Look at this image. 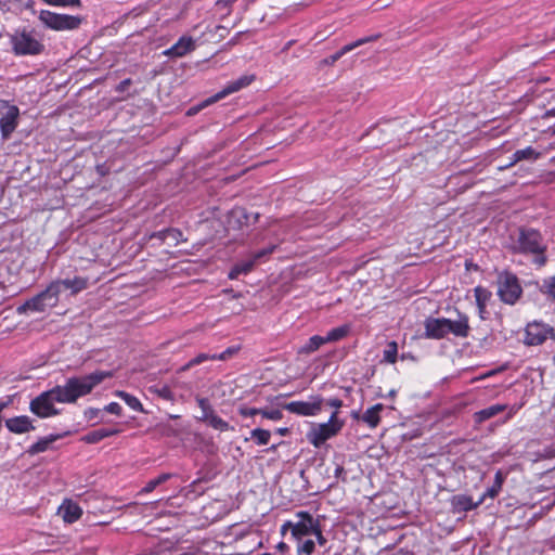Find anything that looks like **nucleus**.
Listing matches in <instances>:
<instances>
[{
  "mask_svg": "<svg viewBox=\"0 0 555 555\" xmlns=\"http://www.w3.org/2000/svg\"><path fill=\"white\" fill-rule=\"evenodd\" d=\"M43 3L57 8H80L81 0H41Z\"/></svg>",
  "mask_w": 555,
  "mask_h": 555,
  "instance_id": "nucleus-38",
  "label": "nucleus"
},
{
  "mask_svg": "<svg viewBox=\"0 0 555 555\" xmlns=\"http://www.w3.org/2000/svg\"><path fill=\"white\" fill-rule=\"evenodd\" d=\"M541 292L555 300V275L543 281Z\"/></svg>",
  "mask_w": 555,
  "mask_h": 555,
  "instance_id": "nucleus-43",
  "label": "nucleus"
},
{
  "mask_svg": "<svg viewBox=\"0 0 555 555\" xmlns=\"http://www.w3.org/2000/svg\"><path fill=\"white\" fill-rule=\"evenodd\" d=\"M10 433L22 435L35 429L33 421L27 415L10 417L4 422Z\"/></svg>",
  "mask_w": 555,
  "mask_h": 555,
  "instance_id": "nucleus-18",
  "label": "nucleus"
},
{
  "mask_svg": "<svg viewBox=\"0 0 555 555\" xmlns=\"http://www.w3.org/2000/svg\"><path fill=\"white\" fill-rule=\"evenodd\" d=\"M214 354H209V353H199L197 354L195 358L191 359L183 367H182V371H186L195 365H198L207 360H215V358H212Z\"/></svg>",
  "mask_w": 555,
  "mask_h": 555,
  "instance_id": "nucleus-42",
  "label": "nucleus"
},
{
  "mask_svg": "<svg viewBox=\"0 0 555 555\" xmlns=\"http://www.w3.org/2000/svg\"><path fill=\"white\" fill-rule=\"evenodd\" d=\"M59 304L57 285L49 284L47 288L23 305L18 306L16 311L18 314L30 312H44L48 309L56 307Z\"/></svg>",
  "mask_w": 555,
  "mask_h": 555,
  "instance_id": "nucleus-4",
  "label": "nucleus"
},
{
  "mask_svg": "<svg viewBox=\"0 0 555 555\" xmlns=\"http://www.w3.org/2000/svg\"><path fill=\"white\" fill-rule=\"evenodd\" d=\"M83 414L88 421H92L99 416L100 410L96 408H88L86 409Z\"/></svg>",
  "mask_w": 555,
  "mask_h": 555,
  "instance_id": "nucleus-51",
  "label": "nucleus"
},
{
  "mask_svg": "<svg viewBox=\"0 0 555 555\" xmlns=\"http://www.w3.org/2000/svg\"><path fill=\"white\" fill-rule=\"evenodd\" d=\"M519 406L513 405L508 406L507 404H493L486 409H482L480 411H477L474 413V421L477 424H481L487 420H490L491 417L498 415L501 412L507 411L506 421L512 418L516 412L518 411Z\"/></svg>",
  "mask_w": 555,
  "mask_h": 555,
  "instance_id": "nucleus-14",
  "label": "nucleus"
},
{
  "mask_svg": "<svg viewBox=\"0 0 555 555\" xmlns=\"http://www.w3.org/2000/svg\"><path fill=\"white\" fill-rule=\"evenodd\" d=\"M327 405L334 409V411H337L343 406V401L338 398H331L325 401Z\"/></svg>",
  "mask_w": 555,
  "mask_h": 555,
  "instance_id": "nucleus-52",
  "label": "nucleus"
},
{
  "mask_svg": "<svg viewBox=\"0 0 555 555\" xmlns=\"http://www.w3.org/2000/svg\"><path fill=\"white\" fill-rule=\"evenodd\" d=\"M0 118V130L2 139H8L16 129L20 116V109L16 105L9 104L8 101L0 100V112H3Z\"/></svg>",
  "mask_w": 555,
  "mask_h": 555,
  "instance_id": "nucleus-11",
  "label": "nucleus"
},
{
  "mask_svg": "<svg viewBox=\"0 0 555 555\" xmlns=\"http://www.w3.org/2000/svg\"><path fill=\"white\" fill-rule=\"evenodd\" d=\"M113 376L108 371H95L83 376H72L64 385H57L59 403H75L89 395L98 385Z\"/></svg>",
  "mask_w": 555,
  "mask_h": 555,
  "instance_id": "nucleus-1",
  "label": "nucleus"
},
{
  "mask_svg": "<svg viewBox=\"0 0 555 555\" xmlns=\"http://www.w3.org/2000/svg\"><path fill=\"white\" fill-rule=\"evenodd\" d=\"M256 264L255 259L249 256L247 259L236 262L230 270L228 278L230 280H236L242 274H248Z\"/></svg>",
  "mask_w": 555,
  "mask_h": 555,
  "instance_id": "nucleus-25",
  "label": "nucleus"
},
{
  "mask_svg": "<svg viewBox=\"0 0 555 555\" xmlns=\"http://www.w3.org/2000/svg\"><path fill=\"white\" fill-rule=\"evenodd\" d=\"M172 477L169 473H164L154 479H151L139 492V494H147L155 490L159 485L166 482Z\"/></svg>",
  "mask_w": 555,
  "mask_h": 555,
  "instance_id": "nucleus-30",
  "label": "nucleus"
},
{
  "mask_svg": "<svg viewBox=\"0 0 555 555\" xmlns=\"http://www.w3.org/2000/svg\"><path fill=\"white\" fill-rule=\"evenodd\" d=\"M324 398L320 395L310 396L307 401H292L284 405L289 413L299 416H317L321 413Z\"/></svg>",
  "mask_w": 555,
  "mask_h": 555,
  "instance_id": "nucleus-9",
  "label": "nucleus"
},
{
  "mask_svg": "<svg viewBox=\"0 0 555 555\" xmlns=\"http://www.w3.org/2000/svg\"><path fill=\"white\" fill-rule=\"evenodd\" d=\"M366 41H369V39L364 38V39H360V40H358V41H356L353 43H349V44L344 46L339 51H337L335 54L330 56V60L327 61V63L334 64L344 54L350 52L351 50H353L354 48L359 47L360 44H362V43H364Z\"/></svg>",
  "mask_w": 555,
  "mask_h": 555,
  "instance_id": "nucleus-35",
  "label": "nucleus"
},
{
  "mask_svg": "<svg viewBox=\"0 0 555 555\" xmlns=\"http://www.w3.org/2000/svg\"><path fill=\"white\" fill-rule=\"evenodd\" d=\"M384 410V404L376 403L369 408L362 415L361 421L364 422L370 428H376L380 423V412Z\"/></svg>",
  "mask_w": 555,
  "mask_h": 555,
  "instance_id": "nucleus-24",
  "label": "nucleus"
},
{
  "mask_svg": "<svg viewBox=\"0 0 555 555\" xmlns=\"http://www.w3.org/2000/svg\"><path fill=\"white\" fill-rule=\"evenodd\" d=\"M295 516L298 518V521L293 522L292 537L297 542H300L305 537L313 533L320 521L306 511H299Z\"/></svg>",
  "mask_w": 555,
  "mask_h": 555,
  "instance_id": "nucleus-12",
  "label": "nucleus"
},
{
  "mask_svg": "<svg viewBox=\"0 0 555 555\" xmlns=\"http://www.w3.org/2000/svg\"><path fill=\"white\" fill-rule=\"evenodd\" d=\"M395 395H396V391H395V390H391V391L389 392V396H391V397H393Z\"/></svg>",
  "mask_w": 555,
  "mask_h": 555,
  "instance_id": "nucleus-63",
  "label": "nucleus"
},
{
  "mask_svg": "<svg viewBox=\"0 0 555 555\" xmlns=\"http://www.w3.org/2000/svg\"><path fill=\"white\" fill-rule=\"evenodd\" d=\"M398 357V345L396 341H389L383 351V362L393 364Z\"/></svg>",
  "mask_w": 555,
  "mask_h": 555,
  "instance_id": "nucleus-34",
  "label": "nucleus"
},
{
  "mask_svg": "<svg viewBox=\"0 0 555 555\" xmlns=\"http://www.w3.org/2000/svg\"><path fill=\"white\" fill-rule=\"evenodd\" d=\"M513 250L519 254L534 255V263L542 267L546 262L544 255L546 245L543 241L541 233L533 229L521 228L518 237L513 245Z\"/></svg>",
  "mask_w": 555,
  "mask_h": 555,
  "instance_id": "nucleus-2",
  "label": "nucleus"
},
{
  "mask_svg": "<svg viewBox=\"0 0 555 555\" xmlns=\"http://www.w3.org/2000/svg\"><path fill=\"white\" fill-rule=\"evenodd\" d=\"M351 416H352V418H354V420H359V418H361V416L359 415V412H357V411H353V412L351 413Z\"/></svg>",
  "mask_w": 555,
  "mask_h": 555,
  "instance_id": "nucleus-62",
  "label": "nucleus"
},
{
  "mask_svg": "<svg viewBox=\"0 0 555 555\" xmlns=\"http://www.w3.org/2000/svg\"><path fill=\"white\" fill-rule=\"evenodd\" d=\"M236 351H237V348L229 347L221 353H218V354L214 353L212 358H215V360L224 361V360H228L229 358H231L234 353H236Z\"/></svg>",
  "mask_w": 555,
  "mask_h": 555,
  "instance_id": "nucleus-47",
  "label": "nucleus"
},
{
  "mask_svg": "<svg viewBox=\"0 0 555 555\" xmlns=\"http://www.w3.org/2000/svg\"><path fill=\"white\" fill-rule=\"evenodd\" d=\"M506 478V474H503L502 470H498L494 475L493 482L503 486Z\"/></svg>",
  "mask_w": 555,
  "mask_h": 555,
  "instance_id": "nucleus-53",
  "label": "nucleus"
},
{
  "mask_svg": "<svg viewBox=\"0 0 555 555\" xmlns=\"http://www.w3.org/2000/svg\"><path fill=\"white\" fill-rule=\"evenodd\" d=\"M275 433L280 436H287L289 434V429L287 427H280L275 430Z\"/></svg>",
  "mask_w": 555,
  "mask_h": 555,
  "instance_id": "nucleus-58",
  "label": "nucleus"
},
{
  "mask_svg": "<svg viewBox=\"0 0 555 555\" xmlns=\"http://www.w3.org/2000/svg\"><path fill=\"white\" fill-rule=\"evenodd\" d=\"M522 294L517 276L511 272L500 273L498 278V296L507 305H515Z\"/></svg>",
  "mask_w": 555,
  "mask_h": 555,
  "instance_id": "nucleus-6",
  "label": "nucleus"
},
{
  "mask_svg": "<svg viewBox=\"0 0 555 555\" xmlns=\"http://www.w3.org/2000/svg\"><path fill=\"white\" fill-rule=\"evenodd\" d=\"M59 514L66 524H74L82 516V508L72 500H64L59 507Z\"/></svg>",
  "mask_w": 555,
  "mask_h": 555,
  "instance_id": "nucleus-20",
  "label": "nucleus"
},
{
  "mask_svg": "<svg viewBox=\"0 0 555 555\" xmlns=\"http://www.w3.org/2000/svg\"><path fill=\"white\" fill-rule=\"evenodd\" d=\"M254 80V76H242L235 81L229 82L221 91L217 92L210 99L207 100V103H215L231 93L237 92L241 89L249 86Z\"/></svg>",
  "mask_w": 555,
  "mask_h": 555,
  "instance_id": "nucleus-17",
  "label": "nucleus"
},
{
  "mask_svg": "<svg viewBox=\"0 0 555 555\" xmlns=\"http://www.w3.org/2000/svg\"><path fill=\"white\" fill-rule=\"evenodd\" d=\"M196 48L195 40L190 36H182L170 48L163 51V55L170 59L183 57Z\"/></svg>",
  "mask_w": 555,
  "mask_h": 555,
  "instance_id": "nucleus-15",
  "label": "nucleus"
},
{
  "mask_svg": "<svg viewBox=\"0 0 555 555\" xmlns=\"http://www.w3.org/2000/svg\"><path fill=\"white\" fill-rule=\"evenodd\" d=\"M548 337H555V331L548 324L533 321L527 324L525 328L524 344L527 346H540Z\"/></svg>",
  "mask_w": 555,
  "mask_h": 555,
  "instance_id": "nucleus-10",
  "label": "nucleus"
},
{
  "mask_svg": "<svg viewBox=\"0 0 555 555\" xmlns=\"http://www.w3.org/2000/svg\"><path fill=\"white\" fill-rule=\"evenodd\" d=\"M293 530V521L287 520L281 526V533L284 535L287 530Z\"/></svg>",
  "mask_w": 555,
  "mask_h": 555,
  "instance_id": "nucleus-55",
  "label": "nucleus"
},
{
  "mask_svg": "<svg viewBox=\"0 0 555 555\" xmlns=\"http://www.w3.org/2000/svg\"><path fill=\"white\" fill-rule=\"evenodd\" d=\"M297 553L299 555H312L315 548V542L311 539L301 540L300 542H297Z\"/></svg>",
  "mask_w": 555,
  "mask_h": 555,
  "instance_id": "nucleus-40",
  "label": "nucleus"
},
{
  "mask_svg": "<svg viewBox=\"0 0 555 555\" xmlns=\"http://www.w3.org/2000/svg\"><path fill=\"white\" fill-rule=\"evenodd\" d=\"M196 402H197L199 409L202 410V416L199 417V420L202 422L207 421L209 418L210 414L216 413L207 398L198 397V398H196Z\"/></svg>",
  "mask_w": 555,
  "mask_h": 555,
  "instance_id": "nucleus-37",
  "label": "nucleus"
},
{
  "mask_svg": "<svg viewBox=\"0 0 555 555\" xmlns=\"http://www.w3.org/2000/svg\"><path fill=\"white\" fill-rule=\"evenodd\" d=\"M130 83H131L130 79H125V80L120 81L117 90L124 91Z\"/></svg>",
  "mask_w": 555,
  "mask_h": 555,
  "instance_id": "nucleus-57",
  "label": "nucleus"
},
{
  "mask_svg": "<svg viewBox=\"0 0 555 555\" xmlns=\"http://www.w3.org/2000/svg\"><path fill=\"white\" fill-rule=\"evenodd\" d=\"M446 334L457 338H466L469 335V318L465 313L457 312L455 320L443 318Z\"/></svg>",
  "mask_w": 555,
  "mask_h": 555,
  "instance_id": "nucleus-13",
  "label": "nucleus"
},
{
  "mask_svg": "<svg viewBox=\"0 0 555 555\" xmlns=\"http://www.w3.org/2000/svg\"><path fill=\"white\" fill-rule=\"evenodd\" d=\"M149 392L158 396L159 398L167 400V401H173L175 396L171 391L170 387L167 385H153L147 388Z\"/></svg>",
  "mask_w": 555,
  "mask_h": 555,
  "instance_id": "nucleus-32",
  "label": "nucleus"
},
{
  "mask_svg": "<svg viewBox=\"0 0 555 555\" xmlns=\"http://www.w3.org/2000/svg\"><path fill=\"white\" fill-rule=\"evenodd\" d=\"M345 422L337 417V411H333L325 423H313L306 437L314 448H321L327 440L334 438L344 427Z\"/></svg>",
  "mask_w": 555,
  "mask_h": 555,
  "instance_id": "nucleus-3",
  "label": "nucleus"
},
{
  "mask_svg": "<svg viewBox=\"0 0 555 555\" xmlns=\"http://www.w3.org/2000/svg\"><path fill=\"white\" fill-rule=\"evenodd\" d=\"M57 438H59L57 435H50L48 437H43V438L39 439L37 442L33 443L29 447L27 452L30 455H35V454L44 452L50 448L51 443H53Z\"/></svg>",
  "mask_w": 555,
  "mask_h": 555,
  "instance_id": "nucleus-28",
  "label": "nucleus"
},
{
  "mask_svg": "<svg viewBox=\"0 0 555 555\" xmlns=\"http://www.w3.org/2000/svg\"><path fill=\"white\" fill-rule=\"evenodd\" d=\"M157 236L165 241L167 238L173 240L176 243L183 241V234L178 229H166L157 233Z\"/></svg>",
  "mask_w": 555,
  "mask_h": 555,
  "instance_id": "nucleus-39",
  "label": "nucleus"
},
{
  "mask_svg": "<svg viewBox=\"0 0 555 555\" xmlns=\"http://www.w3.org/2000/svg\"><path fill=\"white\" fill-rule=\"evenodd\" d=\"M502 487L501 485H498L495 482H493V485L491 487H489L485 493L481 495V498H483V501L487 499V498H490V499H495L501 490H502Z\"/></svg>",
  "mask_w": 555,
  "mask_h": 555,
  "instance_id": "nucleus-46",
  "label": "nucleus"
},
{
  "mask_svg": "<svg viewBox=\"0 0 555 555\" xmlns=\"http://www.w3.org/2000/svg\"><path fill=\"white\" fill-rule=\"evenodd\" d=\"M276 548H278L280 552L284 553V552H286V551L288 550V545H287L286 543H284V542H280V543L276 545Z\"/></svg>",
  "mask_w": 555,
  "mask_h": 555,
  "instance_id": "nucleus-60",
  "label": "nucleus"
},
{
  "mask_svg": "<svg viewBox=\"0 0 555 555\" xmlns=\"http://www.w3.org/2000/svg\"><path fill=\"white\" fill-rule=\"evenodd\" d=\"M494 373H495V371H490V372H488V373L483 374L480 378H487V377H490V376L494 375Z\"/></svg>",
  "mask_w": 555,
  "mask_h": 555,
  "instance_id": "nucleus-61",
  "label": "nucleus"
},
{
  "mask_svg": "<svg viewBox=\"0 0 555 555\" xmlns=\"http://www.w3.org/2000/svg\"><path fill=\"white\" fill-rule=\"evenodd\" d=\"M345 475H346V473H345L344 467L341 465H337L335 468V477L345 480L346 479Z\"/></svg>",
  "mask_w": 555,
  "mask_h": 555,
  "instance_id": "nucleus-54",
  "label": "nucleus"
},
{
  "mask_svg": "<svg viewBox=\"0 0 555 555\" xmlns=\"http://www.w3.org/2000/svg\"><path fill=\"white\" fill-rule=\"evenodd\" d=\"M120 433L117 428H99L86 434L81 440L86 443L93 444L102 441L105 438L118 435Z\"/></svg>",
  "mask_w": 555,
  "mask_h": 555,
  "instance_id": "nucleus-23",
  "label": "nucleus"
},
{
  "mask_svg": "<svg viewBox=\"0 0 555 555\" xmlns=\"http://www.w3.org/2000/svg\"><path fill=\"white\" fill-rule=\"evenodd\" d=\"M325 344L326 340L324 336L313 335L307 340V343L304 346L299 348V353L310 354L317 351L321 346Z\"/></svg>",
  "mask_w": 555,
  "mask_h": 555,
  "instance_id": "nucleus-27",
  "label": "nucleus"
},
{
  "mask_svg": "<svg viewBox=\"0 0 555 555\" xmlns=\"http://www.w3.org/2000/svg\"><path fill=\"white\" fill-rule=\"evenodd\" d=\"M270 438H271L270 430L262 429V428H255L250 431V439H253L257 446L268 444L270 441Z\"/></svg>",
  "mask_w": 555,
  "mask_h": 555,
  "instance_id": "nucleus-33",
  "label": "nucleus"
},
{
  "mask_svg": "<svg viewBox=\"0 0 555 555\" xmlns=\"http://www.w3.org/2000/svg\"><path fill=\"white\" fill-rule=\"evenodd\" d=\"M275 449H276V446H274V444L270 448V450H273V451H274Z\"/></svg>",
  "mask_w": 555,
  "mask_h": 555,
  "instance_id": "nucleus-64",
  "label": "nucleus"
},
{
  "mask_svg": "<svg viewBox=\"0 0 555 555\" xmlns=\"http://www.w3.org/2000/svg\"><path fill=\"white\" fill-rule=\"evenodd\" d=\"M205 423L211 428L221 433L233 429V427H231L230 424L221 418L217 413L210 414L209 418L205 421Z\"/></svg>",
  "mask_w": 555,
  "mask_h": 555,
  "instance_id": "nucleus-31",
  "label": "nucleus"
},
{
  "mask_svg": "<svg viewBox=\"0 0 555 555\" xmlns=\"http://www.w3.org/2000/svg\"><path fill=\"white\" fill-rule=\"evenodd\" d=\"M237 0H218L216 2V5L218 7H230L232 5L233 3H235Z\"/></svg>",
  "mask_w": 555,
  "mask_h": 555,
  "instance_id": "nucleus-56",
  "label": "nucleus"
},
{
  "mask_svg": "<svg viewBox=\"0 0 555 555\" xmlns=\"http://www.w3.org/2000/svg\"><path fill=\"white\" fill-rule=\"evenodd\" d=\"M59 397L57 387L55 386L33 399L30 401L29 409L34 414L41 418L57 415L60 411L54 406V403H59V399H56Z\"/></svg>",
  "mask_w": 555,
  "mask_h": 555,
  "instance_id": "nucleus-7",
  "label": "nucleus"
},
{
  "mask_svg": "<svg viewBox=\"0 0 555 555\" xmlns=\"http://www.w3.org/2000/svg\"><path fill=\"white\" fill-rule=\"evenodd\" d=\"M259 414L262 417L271 420V421H280L283 418V413L279 409H273V410L261 409Z\"/></svg>",
  "mask_w": 555,
  "mask_h": 555,
  "instance_id": "nucleus-45",
  "label": "nucleus"
},
{
  "mask_svg": "<svg viewBox=\"0 0 555 555\" xmlns=\"http://www.w3.org/2000/svg\"><path fill=\"white\" fill-rule=\"evenodd\" d=\"M425 337L430 339H442L447 337L443 318H427L424 321Z\"/></svg>",
  "mask_w": 555,
  "mask_h": 555,
  "instance_id": "nucleus-19",
  "label": "nucleus"
},
{
  "mask_svg": "<svg viewBox=\"0 0 555 555\" xmlns=\"http://www.w3.org/2000/svg\"><path fill=\"white\" fill-rule=\"evenodd\" d=\"M491 292L482 286H476L474 288V296L477 306H487L491 299Z\"/></svg>",
  "mask_w": 555,
  "mask_h": 555,
  "instance_id": "nucleus-36",
  "label": "nucleus"
},
{
  "mask_svg": "<svg viewBox=\"0 0 555 555\" xmlns=\"http://www.w3.org/2000/svg\"><path fill=\"white\" fill-rule=\"evenodd\" d=\"M350 330V325L348 324H344L341 326L330 330L327 334L324 336L326 344L336 343L344 339L349 335Z\"/></svg>",
  "mask_w": 555,
  "mask_h": 555,
  "instance_id": "nucleus-29",
  "label": "nucleus"
},
{
  "mask_svg": "<svg viewBox=\"0 0 555 555\" xmlns=\"http://www.w3.org/2000/svg\"><path fill=\"white\" fill-rule=\"evenodd\" d=\"M114 395L120 398L131 410L140 413H145V410L141 401L135 396L128 393L124 390H116Z\"/></svg>",
  "mask_w": 555,
  "mask_h": 555,
  "instance_id": "nucleus-26",
  "label": "nucleus"
},
{
  "mask_svg": "<svg viewBox=\"0 0 555 555\" xmlns=\"http://www.w3.org/2000/svg\"><path fill=\"white\" fill-rule=\"evenodd\" d=\"M22 5V0H0V12L9 13L18 10Z\"/></svg>",
  "mask_w": 555,
  "mask_h": 555,
  "instance_id": "nucleus-41",
  "label": "nucleus"
},
{
  "mask_svg": "<svg viewBox=\"0 0 555 555\" xmlns=\"http://www.w3.org/2000/svg\"><path fill=\"white\" fill-rule=\"evenodd\" d=\"M11 44L15 55H38L44 50L43 43L26 30L12 35Z\"/></svg>",
  "mask_w": 555,
  "mask_h": 555,
  "instance_id": "nucleus-8",
  "label": "nucleus"
},
{
  "mask_svg": "<svg viewBox=\"0 0 555 555\" xmlns=\"http://www.w3.org/2000/svg\"><path fill=\"white\" fill-rule=\"evenodd\" d=\"M276 246L275 245H271L269 247H266V248H262L256 253H253L250 254V257L253 259H255V262L258 263V262H261V261H264V259L271 255L274 250H275Z\"/></svg>",
  "mask_w": 555,
  "mask_h": 555,
  "instance_id": "nucleus-44",
  "label": "nucleus"
},
{
  "mask_svg": "<svg viewBox=\"0 0 555 555\" xmlns=\"http://www.w3.org/2000/svg\"><path fill=\"white\" fill-rule=\"evenodd\" d=\"M478 308V314L481 319H486V313H487V306H477Z\"/></svg>",
  "mask_w": 555,
  "mask_h": 555,
  "instance_id": "nucleus-59",
  "label": "nucleus"
},
{
  "mask_svg": "<svg viewBox=\"0 0 555 555\" xmlns=\"http://www.w3.org/2000/svg\"><path fill=\"white\" fill-rule=\"evenodd\" d=\"M483 503V498H480L477 502H474L472 496L460 494L452 499V505L456 512H469L477 508Z\"/></svg>",
  "mask_w": 555,
  "mask_h": 555,
  "instance_id": "nucleus-22",
  "label": "nucleus"
},
{
  "mask_svg": "<svg viewBox=\"0 0 555 555\" xmlns=\"http://www.w3.org/2000/svg\"><path fill=\"white\" fill-rule=\"evenodd\" d=\"M50 284L57 285V298L60 299V294L63 288L69 289L70 295L75 296L78 293L87 289L89 287V279L83 276H75L73 279H64V280H55Z\"/></svg>",
  "mask_w": 555,
  "mask_h": 555,
  "instance_id": "nucleus-16",
  "label": "nucleus"
},
{
  "mask_svg": "<svg viewBox=\"0 0 555 555\" xmlns=\"http://www.w3.org/2000/svg\"><path fill=\"white\" fill-rule=\"evenodd\" d=\"M104 411L114 415H121L122 408L117 402H111L107 405L104 406Z\"/></svg>",
  "mask_w": 555,
  "mask_h": 555,
  "instance_id": "nucleus-49",
  "label": "nucleus"
},
{
  "mask_svg": "<svg viewBox=\"0 0 555 555\" xmlns=\"http://www.w3.org/2000/svg\"><path fill=\"white\" fill-rule=\"evenodd\" d=\"M261 411V409H257V408H249V406H241L238 409V413L240 415H242L243 417H251V416H255L257 414H259Z\"/></svg>",
  "mask_w": 555,
  "mask_h": 555,
  "instance_id": "nucleus-48",
  "label": "nucleus"
},
{
  "mask_svg": "<svg viewBox=\"0 0 555 555\" xmlns=\"http://www.w3.org/2000/svg\"><path fill=\"white\" fill-rule=\"evenodd\" d=\"M38 20L48 29L54 31L74 30L80 27L82 18L76 15L61 14L50 10H41Z\"/></svg>",
  "mask_w": 555,
  "mask_h": 555,
  "instance_id": "nucleus-5",
  "label": "nucleus"
},
{
  "mask_svg": "<svg viewBox=\"0 0 555 555\" xmlns=\"http://www.w3.org/2000/svg\"><path fill=\"white\" fill-rule=\"evenodd\" d=\"M311 535L315 537L317 543L319 545L323 546V545L326 544V539H325V537L322 533V529H321L320 522L318 524V526L315 527V529H314V531H313V533Z\"/></svg>",
  "mask_w": 555,
  "mask_h": 555,
  "instance_id": "nucleus-50",
  "label": "nucleus"
},
{
  "mask_svg": "<svg viewBox=\"0 0 555 555\" xmlns=\"http://www.w3.org/2000/svg\"><path fill=\"white\" fill-rule=\"evenodd\" d=\"M541 156V153L537 152L532 146H527L522 150H517L511 157L509 163L501 166L500 169L509 168L521 160L534 162Z\"/></svg>",
  "mask_w": 555,
  "mask_h": 555,
  "instance_id": "nucleus-21",
  "label": "nucleus"
}]
</instances>
